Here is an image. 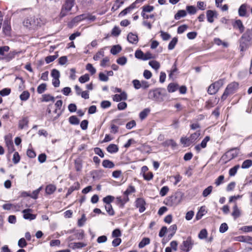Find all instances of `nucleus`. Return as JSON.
I'll use <instances>...</instances> for the list:
<instances>
[{"instance_id":"1","label":"nucleus","mask_w":252,"mask_h":252,"mask_svg":"<svg viewBox=\"0 0 252 252\" xmlns=\"http://www.w3.org/2000/svg\"><path fill=\"white\" fill-rule=\"evenodd\" d=\"M183 198V194L181 192H177L168 196L165 200L166 205L171 207H175L179 204Z\"/></svg>"},{"instance_id":"2","label":"nucleus","mask_w":252,"mask_h":252,"mask_svg":"<svg viewBox=\"0 0 252 252\" xmlns=\"http://www.w3.org/2000/svg\"><path fill=\"white\" fill-rule=\"evenodd\" d=\"M23 23L25 27L29 29L40 27L43 24L40 18L35 16L27 17Z\"/></svg>"},{"instance_id":"3","label":"nucleus","mask_w":252,"mask_h":252,"mask_svg":"<svg viewBox=\"0 0 252 252\" xmlns=\"http://www.w3.org/2000/svg\"><path fill=\"white\" fill-rule=\"evenodd\" d=\"M250 31L249 30L244 33L240 39V48L241 51L247 50L251 46L250 41L251 37L250 35Z\"/></svg>"},{"instance_id":"4","label":"nucleus","mask_w":252,"mask_h":252,"mask_svg":"<svg viewBox=\"0 0 252 252\" xmlns=\"http://www.w3.org/2000/svg\"><path fill=\"white\" fill-rule=\"evenodd\" d=\"M75 3V0H65L63 4L61 10L59 15L60 18L67 16L69 14L72 8L74 6Z\"/></svg>"},{"instance_id":"5","label":"nucleus","mask_w":252,"mask_h":252,"mask_svg":"<svg viewBox=\"0 0 252 252\" xmlns=\"http://www.w3.org/2000/svg\"><path fill=\"white\" fill-rule=\"evenodd\" d=\"M238 86L239 84L236 82H233L229 84L227 86L221 96V99L224 100L226 99L228 95L235 93L238 89Z\"/></svg>"},{"instance_id":"6","label":"nucleus","mask_w":252,"mask_h":252,"mask_svg":"<svg viewBox=\"0 0 252 252\" xmlns=\"http://www.w3.org/2000/svg\"><path fill=\"white\" fill-rule=\"evenodd\" d=\"M200 135V131H197L191 134L189 137H182L180 139L181 143L185 147L190 146L199 137Z\"/></svg>"},{"instance_id":"7","label":"nucleus","mask_w":252,"mask_h":252,"mask_svg":"<svg viewBox=\"0 0 252 252\" xmlns=\"http://www.w3.org/2000/svg\"><path fill=\"white\" fill-rule=\"evenodd\" d=\"M222 85L223 81L222 80H219L212 83L208 88V93L211 95L216 94Z\"/></svg>"},{"instance_id":"8","label":"nucleus","mask_w":252,"mask_h":252,"mask_svg":"<svg viewBox=\"0 0 252 252\" xmlns=\"http://www.w3.org/2000/svg\"><path fill=\"white\" fill-rule=\"evenodd\" d=\"M194 245L193 241L190 237L187 238V240L184 241L180 245V249L184 252H189L192 248Z\"/></svg>"},{"instance_id":"9","label":"nucleus","mask_w":252,"mask_h":252,"mask_svg":"<svg viewBox=\"0 0 252 252\" xmlns=\"http://www.w3.org/2000/svg\"><path fill=\"white\" fill-rule=\"evenodd\" d=\"M218 13L215 10H208L206 11V17L207 21L210 23H212L214 21V18L218 17Z\"/></svg>"},{"instance_id":"10","label":"nucleus","mask_w":252,"mask_h":252,"mask_svg":"<svg viewBox=\"0 0 252 252\" xmlns=\"http://www.w3.org/2000/svg\"><path fill=\"white\" fill-rule=\"evenodd\" d=\"M135 206L136 208H139V211L140 213L143 212L146 208H145V205L146 202L144 199L142 198H137L135 201Z\"/></svg>"},{"instance_id":"11","label":"nucleus","mask_w":252,"mask_h":252,"mask_svg":"<svg viewBox=\"0 0 252 252\" xmlns=\"http://www.w3.org/2000/svg\"><path fill=\"white\" fill-rule=\"evenodd\" d=\"M6 146L7 147L8 152L11 153L14 151V147L13 141L10 137L5 136L4 138Z\"/></svg>"},{"instance_id":"12","label":"nucleus","mask_w":252,"mask_h":252,"mask_svg":"<svg viewBox=\"0 0 252 252\" xmlns=\"http://www.w3.org/2000/svg\"><path fill=\"white\" fill-rule=\"evenodd\" d=\"M238 154L239 150L237 148H233L227 151L225 156L227 157L229 159H231L237 157Z\"/></svg>"},{"instance_id":"13","label":"nucleus","mask_w":252,"mask_h":252,"mask_svg":"<svg viewBox=\"0 0 252 252\" xmlns=\"http://www.w3.org/2000/svg\"><path fill=\"white\" fill-rule=\"evenodd\" d=\"M87 246V244L82 242H70L68 244V247L73 249H79Z\"/></svg>"},{"instance_id":"14","label":"nucleus","mask_w":252,"mask_h":252,"mask_svg":"<svg viewBox=\"0 0 252 252\" xmlns=\"http://www.w3.org/2000/svg\"><path fill=\"white\" fill-rule=\"evenodd\" d=\"M127 39L129 42L133 44H136L138 41V37L137 34L132 32H129L127 36Z\"/></svg>"},{"instance_id":"15","label":"nucleus","mask_w":252,"mask_h":252,"mask_svg":"<svg viewBox=\"0 0 252 252\" xmlns=\"http://www.w3.org/2000/svg\"><path fill=\"white\" fill-rule=\"evenodd\" d=\"M127 99V94L125 92L120 94H116L113 97L114 101L119 102L121 100H125Z\"/></svg>"},{"instance_id":"16","label":"nucleus","mask_w":252,"mask_h":252,"mask_svg":"<svg viewBox=\"0 0 252 252\" xmlns=\"http://www.w3.org/2000/svg\"><path fill=\"white\" fill-rule=\"evenodd\" d=\"M232 25L234 28L239 29L240 33L244 32L245 30V27L241 20L238 19L236 20L234 23L232 24Z\"/></svg>"},{"instance_id":"17","label":"nucleus","mask_w":252,"mask_h":252,"mask_svg":"<svg viewBox=\"0 0 252 252\" xmlns=\"http://www.w3.org/2000/svg\"><path fill=\"white\" fill-rule=\"evenodd\" d=\"M160 94V92L158 90L150 91L149 93V97L152 99L157 100Z\"/></svg>"},{"instance_id":"18","label":"nucleus","mask_w":252,"mask_h":252,"mask_svg":"<svg viewBox=\"0 0 252 252\" xmlns=\"http://www.w3.org/2000/svg\"><path fill=\"white\" fill-rule=\"evenodd\" d=\"M31 211V210L30 209H25L23 211V217L25 219L32 220L35 219V215L30 213Z\"/></svg>"},{"instance_id":"19","label":"nucleus","mask_w":252,"mask_h":252,"mask_svg":"<svg viewBox=\"0 0 252 252\" xmlns=\"http://www.w3.org/2000/svg\"><path fill=\"white\" fill-rule=\"evenodd\" d=\"M232 216L235 220L241 216V211L238 208L237 203L235 202L233 207V212L231 214Z\"/></svg>"},{"instance_id":"20","label":"nucleus","mask_w":252,"mask_h":252,"mask_svg":"<svg viewBox=\"0 0 252 252\" xmlns=\"http://www.w3.org/2000/svg\"><path fill=\"white\" fill-rule=\"evenodd\" d=\"M247 4H242L239 9H238V13L239 15L241 17H246L247 16Z\"/></svg>"},{"instance_id":"21","label":"nucleus","mask_w":252,"mask_h":252,"mask_svg":"<svg viewBox=\"0 0 252 252\" xmlns=\"http://www.w3.org/2000/svg\"><path fill=\"white\" fill-rule=\"evenodd\" d=\"M154 7L152 5H145L142 7V10L141 12V15L142 14H146L148 13H150L152 12L154 10Z\"/></svg>"},{"instance_id":"22","label":"nucleus","mask_w":252,"mask_h":252,"mask_svg":"<svg viewBox=\"0 0 252 252\" xmlns=\"http://www.w3.org/2000/svg\"><path fill=\"white\" fill-rule=\"evenodd\" d=\"M129 200L128 196H125L122 198V197L119 196L116 198V201L117 204H121V206L124 207L125 203H126Z\"/></svg>"},{"instance_id":"23","label":"nucleus","mask_w":252,"mask_h":252,"mask_svg":"<svg viewBox=\"0 0 252 252\" xmlns=\"http://www.w3.org/2000/svg\"><path fill=\"white\" fill-rule=\"evenodd\" d=\"M119 121L118 120H113L112 121V123L111 125V132L113 133H116L118 131V126L115 125V124H118L120 125L119 123Z\"/></svg>"},{"instance_id":"24","label":"nucleus","mask_w":252,"mask_h":252,"mask_svg":"<svg viewBox=\"0 0 252 252\" xmlns=\"http://www.w3.org/2000/svg\"><path fill=\"white\" fill-rule=\"evenodd\" d=\"M80 188V184L78 182H75L73 185L70 187L67 190V192L66 193V196L69 195L72 193V192L75 190L79 189Z\"/></svg>"},{"instance_id":"25","label":"nucleus","mask_w":252,"mask_h":252,"mask_svg":"<svg viewBox=\"0 0 252 252\" xmlns=\"http://www.w3.org/2000/svg\"><path fill=\"white\" fill-rule=\"evenodd\" d=\"M118 150V147L114 144H111L107 147V151L111 154L117 153Z\"/></svg>"},{"instance_id":"26","label":"nucleus","mask_w":252,"mask_h":252,"mask_svg":"<svg viewBox=\"0 0 252 252\" xmlns=\"http://www.w3.org/2000/svg\"><path fill=\"white\" fill-rule=\"evenodd\" d=\"M86 19V14H82L75 17L71 21V23L75 24Z\"/></svg>"},{"instance_id":"27","label":"nucleus","mask_w":252,"mask_h":252,"mask_svg":"<svg viewBox=\"0 0 252 252\" xmlns=\"http://www.w3.org/2000/svg\"><path fill=\"white\" fill-rule=\"evenodd\" d=\"M102 165L104 168H112L115 166V164L108 159L104 160L102 161Z\"/></svg>"},{"instance_id":"28","label":"nucleus","mask_w":252,"mask_h":252,"mask_svg":"<svg viewBox=\"0 0 252 252\" xmlns=\"http://www.w3.org/2000/svg\"><path fill=\"white\" fill-rule=\"evenodd\" d=\"M75 168L77 171H80L82 168V160L78 158L74 160Z\"/></svg>"},{"instance_id":"29","label":"nucleus","mask_w":252,"mask_h":252,"mask_svg":"<svg viewBox=\"0 0 252 252\" xmlns=\"http://www.w3.org/2000/svg\"><path fill=\"white\" fill-rule=\"evenodd\" d=\"M56 189V187L55 185L50 184L46 186L45 189L46 193L48 194H51L54 192Z\"/></svg>"},{"instance_id":"30","label":"nucleus","mask_w":252,"mask_h":252,"mask_svg":"<svg viewBox=\"0 0 252 252\" xmlns=\"http://www.w3.org/2000/svg\"><path fill=\"white\" fill-rule=\"evenodd\" d=\"M126 0H116L112 7V10L115 11L118 9L124 3Z\"/></svg>"},{"instance_id":"31","label":"nucleus","mask_w":252,"mask_h":252,"mask_svg":"<svg viewBox=\"0 0 252 252\" xmlns=\"http://www.w3.org/2000/svg\"><path fill=\"white\" fill-rule=\"evenodd\" d=\"M135 5L134 4H131L129 6L124 9L123 11L121 12L119 15L120 16H125L127 13H129L132 9L135 8Z\"/></svg>"},{"instance_id":"32","label":"nucleus","mask_w":252,"mask_h":252,"mask_svg":"<svg viewBox=\"0 0 252 252\" xmlns=\"http://www.w3.org/2000/svg\"><path fill=\"white\" fill-rule=\"evenodd\" d=\"M236 240L239 242H249L252 241V237L250 236H241L237 237Z\"/></svg>"},{"instance_id":"33","label":"nucleus","mask_w":252,"mask_h":252,"mask_svg":"<svg viewBox=\"0 0 252 252\" xmlns=\"http://www.w3.org/2000/svg\"><path fill=\"white\" fill-rule=\"evenodd\" d=\"M3 31L5 34H8L10 33L11 30L10 25L7 21H4L3 25Z\"/></svg>"},{"instance_id":"34","label":"nucleus","mask_w":252,"mask_h":252,"mask_svg":"<svg viewBox=\"0 0 252 252\" xmlns=\"http://www.w3.org/2000/svg\"><path fill=\"white\" fill-rule=\"evenodd\" d=\"M187 15V12L184 10H180L175 15L174 18L176 20H179L182 17H184Z\"/></svg>"},{"instance_id":"35","label":"nucleus","mask_w":252,"mask_h":252,"mask_svg":"<svg viewBox=\"0 0 252 252\" xmlns=\"http://www.w3.org/2000/svg\"><path fill=\"white\" fill-rule=\"evenodd\" d=\"M178 85L175 83H170L167 86V90L169 93H173L177 90Z\"/></svg>"},{"instance_id":"36","label":"nucleus","mask_w":252,"mask_h":252,"mask_svg":"<svg viewBox=\"0 0 252 252\" xmlns=\"http://www.w3.org/2000/svg\"><path fill=\"white\" fill-rule=\"evenodd\" d=\"M150 243V239L149 238H144L138 244L139 248H143L146 245H148Z\"/></svg>"},{"instance_id":"37","label":"nucleus","mask_w":252,"mask_h":252,"mask_svg":"<svg viewBox=\"0 0 252 252\" xmlns=\"http://www.w3.org/2000/svg\"><path fill=\"white\" fill-rule=\"evenodd\" d=\"M42 101L48 102L50 101L54 102L55 101V98L49 94H44L42 95Z\"/></svg>"},{"instance_id":"38","label":"nucleus","mask_w":252,"mask_h":252,"mask_svg":"<svg viewBox=\"0 0 252 252\" xmlns=\"http://www.w3.org/2000/svg\"><path fill=\"white\" fill-rule=\"evenodd\" d=\"M122 50V48L119 45L113 46L110 52L113 55H116L119 53Z\"/></svg>"},{"instance_id":"39","label":"nucleus","mask_w":252,"mask_h":252,"mask_svg":"<svg viewBox=\"0 0 252 252\" xmlns=\"http://www.w3.org/2000/svg\"><path fill=\"white\" fill-rule=\"evenodd\" d=\"M29 121L27 118H24L19 121V127L21 129L24 128L25 126H28Z\"/></svg>"},{"instance_id":"40","label":"nucleus","mask_w":252,"mask_h":252,"mask_svg":"<svg viewBox=\"0 0 252 252\" xmlns=\"http://www.w3.org/2000/svg\"><path fill=\"white\" fill-rule=\"evenodd\" d=\"M42 187H40L36 190H33L31 194H28V196H30L31 198L33 199H37L40 191L41 190Z\"/></svg>"},{"instance_id":"41","label":"nucleus","mask_w":252,"mask_h":252,"mask_svg":"<svg viewBox=\"0 0 252 252\" xmlns=\"http://www.w3.org/2000/svg\"><path fill=\"white\" fill-rule=\"evenodd\" d=\"M150 110L149 108H145L142 111H141L139 114V117L141 120H144L148 116V114L150 113Z\"/></svg>"},{"instance_id":"42","label":"nucleus","mask_w":252,"mask_h":252,"mask_svg":"<svg viewBox=\"0 0 252 252\" xmlns=\"http://www.w3.org/2000/svg\"><path fill=\"white\" fill-rule=\"evenodd\" d=\"M30 96V93L27 91H24L20 95V98L22 101H26Z\"/></svg>"},{"instance_id":"43","label":"nucleus","mask_w":252,"mask_h":252,"mask_svg":"<svg viewBox=\"0 0 252 252\" xmlns=\"http://www.w3.org/2000/svg\"><path fill=\"white\" fill-rule=\"evenodd\" d=\"M178 42V38L177 37H174L172 38L171 41L169 42L168 48L169 50H171L174 48L175 45Z\"/></svg>"},{"instance_id":"44","label":"nucleus","mask_w":252,"mask_h":252,"mask_svg":"<svg viewBox=\"0 0 252 252\" xmlns=\"http://www.w3.org/2000/svg\"><path fill=\"white\" fill-rule=\"evenodd\" d=\"M252 166V160L251 159H247L244 161L243 162L241 167L243 169H247L249 168L251 166Z\"/></svg>"},{"instance_id":"45","label":"nucleus","mask_w":252,"mask_h":252,"mask_svg":"<svg viewBox=\"0 0 252 252\" xmlns=\"http://www.w3.org/2000/svg\"><path fill=\"white\" fill-rule=\"evenodd\" d=\"M79 120L76 116H72L69 118V122L74 125H77L79 124Z\"/></svg>"},{"instance_id":"46","label":"nucleus","mask_w":252,"mask_h":252,"mask_svg":"<svg viewBox=\"0 0 252 252\" xmlns=\"http://www.w3.org/2000/svg\"><path fill=\"white\" fill-rule=\"evenodd\" d=\"M127 61V58L125 56L120 57L116 60L117 63L121 65H125Z\"/></svg>"},{"instance_id":"47","label":"nucleus","mask_w":252,"mask_h":252,"mask_svg":"<svg viewBox=\"0 0 252 252\" xmlns=\"http://www.w3.org/2000/svg\"><path fill=\"white\" fill-rule=\"evenodd\" d=\"M149 64L155 70H158L160 67L159 63L156 61H150Z\"/></svg>"},{"instance_id":"48","label":"nucleus","mask_w":252,"mask_h":252,"mask_svg":"<svg viewBox=\"0 0 252 252\" xmlns=\"http://www.w3.org/2000/svg\"><path fill=\"white\" fill-rule=\"evenodd\" d=\"M105 208L106 212L110 216H113L115 214V212L113 209L112 206L111 204H106Z\"/></svg>"},{"instance_id":"49","label":"nucleus","mask_w":252,"mask_h":252,"mask_svg":"<svg viewBox=\"0 0 252 252\" xmlns=\"http://www.w3.org/2000/svg\"><path fill=\"white\" fill-rule=\"evenodd\" d=\"M186 10L187 12L191 15L195 14L197 12L196 7L194 6H187Z\"/></svg>"},{"instance_id":"50","label":"nucleus","mask_w":252,"mask_h":252,"mask_svg":"<svg viewBox=\"0 0 252 252\" xmlns=\"http://www.w3.org/2000/svg\"><path fill=\"white\" fill-rule=\"evenodd\" d=\"M90 80V76L88 74H85L79 78V81L81 83H85Z\"/></svg>"},{"instance_id":"51","label":"nucleus","mask_w":252,"mask_h":252,"mask_svg":"<svg viewBox=\"0 0 252 252\" xmlns=\"http://www.w3.org/2000/svg\"><path fill=\"white\" fill-rule=\"evenodd\" d=\"M75 238L78 240H82L84 238V231L83 230H80L79 231L76 232L74 234Z\"/></svg>"},{"instance_id":"52","label":"nucleus","mask_w":252,"mask_h":252,"mask_svg":"<svg viewBox=\"0 0 252 252\" xmlns=\"http://www.w3.org/2000/svg\"><path fill=\"white\" fill-rule=\"evenodd\" d=\"M212 189L213 187L211 186H209L203 190L202 192V196L204 197H207L212 192Z\"/></svg>"},{"instance_id":"53","label":"nucleus","mask_w":252,"mask_h":252,"mask_svg":"<svg viewBox=\"0 0 252 252\" xmlns=\"http://www.w3.org/2000/svg\"><path fill=\"white\" fill-rule=\"evenodd\" d=\"M46 84L42 83L39 85L37 88V92L38 94H42L46 90Z\"/></svg>"},{"instance_id":"54","label":"nucleus","mask_w":252,"mask_h":252,"mask_svg":"<svg viewBox=\"0 0 252 252\" xmlns=\"http://www.w3.org/2000/svg\"><path fill=\"white\" fill-rule=\"evenodd\" d=\"M239 165H236L231 168L229 170V174L230 176H234L237 173L238 169L239 168Z\"/></svg>"},{"instance_id":"55","label":"nucleus","mask_w":252,"mask_h":252,"mask_svg":"<svg viewBox=\"0 0 252 252\" xmlns=\"http://www.w3.org/2000/svg\"><path fill=\"white\" fill-rule=\"evenodd\" d=\"M135 191V188L132 186H129L124 192V194L126 196H128L129 194Z\"/></svg>"},{"instance_id":"56","label":"nucleus","mask_w":252,"mask_h":252,"mask_svg":"<svg viewBox=\"0 0 252 252\" xmlns=\"http://www.w3.org/2000/svg\"><path fill=\"white\" fill-rule=\"evenodd\" d=\"M58 57V55L48 56L45 58V62L47 63H49L55 60Z\"/></svg>"},{"instance_id":"57","label":"nucleus","mask_w":252,"mask_h":252,"mask_svg":"<svg viewBox=\"0 0 252 252\" xmlns=\"http://www.w3.org/2000/svg\"><path fill=\"white\" fill-rule=\"evenodd\" d=\"M114 197L108 195L103 198V201L106 203V204H111L110 203L114 200Z\"/></svg>"},{"instance_id":"58","label":"nucleus","mask_w":252,"mask_h":252,"mask_svg":"<svg viewBox=\"0 0 252 252\" xmlns=\"http://www.w3.org/2000/svg\"><path fill=\"white\" fill-rule=\"evenodd\" d=\"M20 160V157L19 155V153L17 152H16L14 153L12 158L13 162L14 164H17Z\"/></svg>"},{"instance_id":"59","label":"nucleus","mask_w":252,"mask_h":252,"mask_svg":"<svg viewBox=\"0 0 252 252\" xmlns=\"http://www.w3.org/2000/svg\"><path fill=\"white\" fill-rule=\"evenodd\" d=\"M86 68L87 70H88L91 74L93 75L96 72V69L94 67H93L92 64L88 63L86 65Z\"/></svg>"},{"instance_id":"60","label":"nucleus","mask_w":252,"mask_h":252,"mask_svg":"<svg viewBox=\"0 0 252 252\" xmlns=\"http://www.w3.org/2000/svg\"><path fill=\"white\" fill-rule=\"evenodd\" d=\"M121 235V231L118 228L115 229L112 231V237L113 238H118L119 237H120Z\"/></svg>"},{"instance_id":"61","label":"nucleus","mask_w":252,"mask_h":252,"mask_svg":"<svg viewBox=\"0 0 252 252\" xmlns=\"http://www.w3.org/2000/svg\"><path fill=\"white\" fill-rule=\"evenodd\" d=\"M224 177L223 175L219 176L215 180V184L217 186H220L223 182Z\"/></svg>"},{"instance_id":"62","label":"nucleus","mask_w":252,"mask_h":252,"mask_svg":"<svg viewBox=\"0 0 252 252\" xmlns=\"http://www.w3.org/2000/svg\"><path fill=\"white\" fill-rule=\"evenodd\" d=\"M207 231L205 229H202L199 234L198 237L200 239H204L207 237Z\"/></svg>"},{"instance_id":"63","label":"nucleus","mask_w":252,"mask_h":252,"mask_svg":"<svg viewBox=\"0 0 252 252\" xmlns=\"http://www.w3.org/2000/svg\"><path fill=\"white\" fill-rule=\"evenodd\" d=\"M51 76L53 78L59 79L60 77L59 71L56 69H53L51 72Z\"/></svg>"},{"instance_id":"64","label":"nucleus","mask_w":252,"mask_h":252,"mask_svg":"<svg viewBox=\"0 0 252 252\" xmlns=\"http://www.w3.org/2000/svg\"><path fill=\"white\" fill-rule=\"evenodd\" d=\"M197 8L201 10H204L206 8V4L204 1H198L197 2Z\"/></svg>"}]
</instances>
